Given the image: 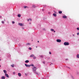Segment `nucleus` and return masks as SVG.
Instances as JSON below:
<instances>
[{
  "label": "nucleus",
  "instance_id": "7c9ffc66",
  "mask_svg": "<svg viewBox=\"0 0 79 79\" xmlns=\"http://www.w3.org/2000/svg\"><path fill=\"white\" fill-rule=\"evenodd\" d=\"M33 58H34V59H35V58H36V57H34Z\"/></svg>",
  "mask_w": 79,
  "mask_h": 79
},
{
  "label": "nucleus",
  "instance_id": "c9c22d12",
  "mask_svg": "<svg viewBox=\"0 0 79 79\" xmlns=\"http://www.w3.org/2000/svg\"><path fill=\"white\" fill-rule=\"evenodd\" d=\"M73 35V37H74V35Z\"/></svg>",
  "mask_w": 79,
  "mask_h": 79
},
{
  "label": "nucleus",
  "instance_id": "c85d7f7f",
  "mask_svg": "<svg viewBox=\"0 0 79 79\" xmlns=\"http://www.w3.org/2000/svg\"><path fill=\"white\" fill-rule=\"evenodd\" d=\"M43 63H44V64H45V61H43Z\"/></svg>",
  "mask_w": 79,
  "mask_h": 79
},
{
  "label": "nucleus",
  "instance_id": "423d86ee",
  "mask_svg": "<svg viewBox=\"0 0 79 79\" xmlns=\"http://www.w3.org/2000/svg\"><path fill=\"white\" fill-rule=\"evenodd\" d=\"M19 26H23V24L22 23H19Z\"/></svg>",
  "mask_w": 79,
  "mask_h": 79
},
{
  "label": "nucleus",
  "instance_id": "6ab92c4d",
  "mask_svg": "<svg viewBox=\"0 0 79 79\" xmlns=\"http://www.w3.org/2000/svg\"><path fill=\"white\" fill-rule=\"evenodd\" d=\"M77 57L79 58V54H78L77 56Z\"/></svg>",
  "mask_w": 79,
  "mask_h": 79
},
{
  "label": "nucleus",
  "instance_id": "7ed1b4c3",
  "mask_svg": "<svg viewBox=\"0 0 79 79\" xmlns=\"http://www.w3.org/2000/svg\"><path fill=\"white\" fill-rule=\"evenodd\" d=\"M56 41L57 42H61V40H60L57 39L56 40Z\"/></svg>",
  "mask_w": 79,
  "mask_h": 79
},
{
  "label": "nucleus",
  "instance_id": "1a4fd4ad",
  "mask_svg": "<svg viewBox=\"0 0 79 79\" xmlns=\"http://www.w3.org/2000/svg\"><path fill=\"white\" fill-rule=\"evenodd\" d=\"M18 74L19 76V77H20V76H21V74L20 73H18Z\"/></svg>",
  "mask_w": 79,
  "mask_h": 79
},
{
  "label": "nucleus",
  "instance_id": "4be33fe9",
  "mask_svg": "<svg viewBox=\"0 0 79 79\" xmlns=\"http://www.w3.org/2000/svg\"><path fill=\"white\" fill-rule=\"evenodd\" d=\"M51 31H54V30L53 29H51Z\"/></svg>",
  "mask_w": 79,
  "mask_h": 79
},
{
  "label": "nucleus",
  "instance_id": "39448f33",
  "mask_svg": "<svg viewBox=\"0 0 79 79\" xmlns=\"http://www.w3.org/2000/svg\"><path fill=\"white\" fill-rule=\"evenodd\" d=\"M63 18H65V19H66L67 18V16L66 15H64L62 17Z\"/></svg>",
  "mask_w": 79,
  "mask_h": 79
},
{
  "label": "nucleus",
  "instance_id": "c756f323",
  "mask_svg": "<svg viewBox=\"0 0 79 79\" xmlns=\"http://www.w3.org/2000/svg\"><path fill=\"white\" fill-rule=\"evenodd\" d=\"M44 9H42V11H44Z\"/></svg>",
  "mask_w": 79,
  "mask_h": 79
},
{
  "label": "nucleus",
  "instance_id": "58836bf2",
  "mask_svg": "<svg viewBox=\"0 0 79 79\" xmlns=\"http://www.w3.org/2000/svg\"><path fill=\"white\" fill-rule=\"evenodd\" d=\"M55 13H56V12H55Z\"/></svg>",
  "mask_w": 79,
  "mask_h": 79
},
{
  "label": "nucleus",
  "instance_id": "dca6fc26",
  "mask_svg": "<svg viewBox=\"0 0 79 79\" xmlns=\"http://www.w3.org/2000/svg\"><path fill=\"white\" fill-rule=\"evenodd\" d=\"M3 72H4V73H6V71L5 70H3Z\"/></svg>",
  "mask_w": 79,
  "mask_h": 79
},
{
  "label": "nucleus",
  "instance_id": "37998d69",
  "mask_svg": "<svg viewBox=\"0 0 79 79\" xmlns=\"http://www.w3.org/2000/svg\"><path fill=\"white\" fill-rule=\"evenodd\" d=\"M36 48H37V46L36 47Z\"/></svg>",
  "mask_w": 79,
  "mask_h": 79
},
{
  "label": "nucleus",
  "instance_id": "f704fd0d",
  "mask_svg": "<svg viewBox=\"0 0 79 79\" xmlns=\"http://www.w3.org/2000/svg\"><path fill=\"white\" fill-rule=\"evenodd\" d=\"M65 60H68V59H65Z\"/></svg>",
  "mask_w": 79,
  "mask_h": 79
},
{
  "label": "nucleus",
  "instance_id": "a18cd8bd",
  "mask_svg": "<svg viewBox=\"0 0 79 79\" xmlns=\"http://www.w3.org/2000/svg\"><path fill=\"white\" fill-rule=\"evenodd\" d=\"M1 60H0V61H1Z\"/></svg>",
  "mask_w": 79,
  "mask_h": 79
},
{
  "label": "nucleus",
  "instance_id": "c03bdc74",
  "mask_svg": "<svg viewBox=\"0 0 79 79\" xmlns=\"http://www.w3.org/2000/svg\"><path fill=\"white\" fill-rule=\"evenodd\" d=\"M68 68H69V69H70V68H69V67H68Z\"/></svg>",
  "mask_w": 79,
  "mask_h": 79
},
{
  "label": "nucleus",
  "instance_id": "f8f14e48",
  "mask_svg": "<svg viewBox=\"0 0 79 79\" xmlns=\"http://www.w3.org/2000/svg\"><path fill=\"white\" fill-rule=\"evenodd\" d=\"M58 12L59 14H61V13H62V11H60Z\"/></svg>",
  "mask_w": 79,
  "mask_h": 79
},
{
  "label": "nucleus",
  "instance_id": "a211bd4d",
  "mask_svg": "<svg viewBox=\"0 0 79 79\" xmlns=\"http://www.w3.org/2000/svg\"><path fill=\"white\" fill-rule=\"evenodd\" d=\"M30 66H32L33 67H34V64H31V65H30Z\"/></svg>",
  "mask_w": 79,
  "mask_h": 79
},
{
  "label": "nucleus",
  "instance_id": "9b49d317",
  "mask_svg": "<svg viewBox=\"0 0 79 79\" xmlns=\"http://www.w3.org/2000/svg\"><path fill=\"white\" fill-rule=\"evenodd\" d=\"M29 61L28 60H26L25 61V63H27L29 62Z\"/></svg>",
  "mask_w": 79,
  "mask_h": 79
},
{
  "label": "nucleus",
  "instance_id": "72a5a7b5",
  "mask_svg": "<svg viewBox=\"0 0 79 79\" xmlns=\"http://www.w3.org/2000/svg\"><path fill=\"white\" fill-rule=\"evenodd\" d=\"M41 58H43V56H41Z\"/></svg>",
  "mask_w": 79,
  "mask_h": 79
},
{
  "label": "nucleus",
  "instance_id": "ea45409f",
  "mask_svg": "<svg viewBox=\"0 0 79 79\" xmlns=\"http://www.w3.org/2000/svg\"><path fill=\"white\" fill-rule=\"evenodd\" d=\"M0 17L1 18H2V16H0Z\"/></svg>",
  "mask_w": 79,
  "mask_h": 79
},
{
  "label": "nucleus",
  "instance_id": "4c0bfd02",
  "mask_svg": "<svg viewBox=\"0 0 79 79\" xmlns=\"http://www.w3.org/2000/svg\"><path fill=\"white\" fill-rule=\"evenodd\" d=\"M38 42L39 43V41H38Z\"/></svg>",
  "mask_w": 79,
  "mask_h": 79
},
{
  "label": "nucleus",
  "instance_id": "2f4dec72",
  "mask_svg": "<svg viewBox=\"0 0 79 79\" xmlns=\"http://www.w3.org/2000/svg\"><path fill=\"white\" fill-rule=\"evenodd\" d=\"M79 33H77V35H79Z\"/></svg>",
  "mask_w": 79,
  "mask_h": 79
},
{
  "label": "nucleus",
  "instance_id": "f3484780",
  "mask_svg": "<svg viewBox=\"0 0 79 79\" xmlns=\"http://www.w3.org/2000/svg\"><path fill=\"white\" fill-rule=\"evenodd\" d=\"M18 17H21V15L20 14H18Z\"/></svg>",
  "mask_w": 79,
  "mask_h": 79
},
{
  "label": "nucleus",
  "instance_id": "aec40b11",
  "mask_svg": "<svg viewBox=\"0 0 79 79\" xmlns=\"http://www.w3.org/2000/svg\"><path fill=\"white\" fill-rule=\"evenodd\" d=\"M11 66H12V68H14V64H13V65H11Z\"/></svg>",
  "mask_w": 79,
  "mask_h": 79
},
{
  "label": "nucleus",
  "instance_id": "412c9836",
  "mask_svg": "<svg viewBox=\"0 0 79 79\" xmlns=\"http://www.w3.org/2000/svg\"><path fill=\"white\" fill-rule=\"evenodd\" d=\"M29 20H30V21H32V19H28V21H29Z\"/></svg>",
  "mask_w": 79,
  "mask_h": 79
},
{
  "label": "nucleus",
  "instance_id": "f257e3e1",
  "mask_svg": "<svg viewBox=\"0 0 79 79\" xmlns=\"http://www.w3.org/2000/svg\"><path fill=\"white\" fill-rule=\"evenodd\" d=\"M36 69H36V67H34L33 68H32V70L33 71V72H34V73H36V74H37V75H39V74H39L37 73V72H36Z\"/></svg>",
  "mask_w": 79,
  "mask_h": 79
},
{
  "label": "nucleus",
  "instance_id": "cd10ccee",
  "mask_svg": "<svg viewBox=\"0 0 79 79\" xmlns=\"http://www.w3.org/2000/svg\"><path fill=\"white\" fill-rule=\"evenodd\" d=\"M77 30H78L79 31V27H77Z\"/></svg>",
  "mask_w": 79,
  "mask_h": 79
},
{
  "label": "nucleus",
  "instance_id": "a19ab883",
  "mask_svg": "<svg viewBox=\"0 0 79 79\" xmlns=\"http://www.w3.org/2000/svg\"><path fill=\"white\" fill-rule=\"evenodd\" d=\"M1 67V65H0V68Z\"/></svg>",
  "mask_w": 79,
  "mask_h": 79
},
{
  "label": "nucleus",
  "instance_id": "4468645a",
  "mask_svg": "<svg viewBox=\"0 0 79 79\" xmlns=\"http://www.w3.org/2000/svg\"><path fill=\"white\" fill-rule=\"evenodd\" d=\"M26 45H31V44H30V43H27L26 44Z\"/></svg>",
  "mask_w": 79,
  "mask_h": 79
},
{
  "label": "nucleus",
  "instance_id": "e433bc0d",
  "mask_svg": "<svg viewBox=\"0 0 79 79\" xmlns=\"http://www.w3.org/2000/svg\"><path fill=\"white\" fill-rule=\"evenodd\" d=\"M54 32H55V31H54Z\"/></svg>",
  "mask_w": 79,
  "mask_h": 79
},
{
  "label": "nucleus",
  "instance_id": "79ce46f5",
  "mask_svg": "<svg viewBox=\"0 0 79 79\" xmlns=\"http://www.w3.org/2000/svg\"><path fill=\"white\" fill-rule=\"evenodd\" d=\"M30 24H31V23H29Z\"/></svg>",
  "mask_w": 79,
  "mask_h": 79
},
{
  "label": "nucleus",
  "instance_id": "9d476101",
  "mask_svg": "<svg viewBox=\"0 0 79 79\" xmlns=\"http://www.w3.org/2000/svg\"><path fill=\"white\" fill-rule=\"evenodd\" d=\"M1 79H5V77L4 76H2L1 77Z\"/></svg>",
  "mask_w": 79,
  "mask_h": 79
},
{
  "label": "nucleus",
  "instance_id": "0eeeda50",
  "mask_svg": "<svg viewBox=\"0 0 79 79\" xmlns=\"http://www.w3.org/2000/svg\"><path fill=\"white\" fill-rule=\"evenodd\" d=\"M5 76L6 77H9V76H8V74L6 73Z\"/></svg>",
  "mask_w": 79,
  "mask_h": 79
},
{
  "label": "nucleus",
  "instance_id": "5701e85b",
  "mask_svg": "<svg viewBox=\"0 0 79 79\" xmlns=\"http://www.w3.org/2000/svg\"><path fill=\"white\" fill-rule=\"evenodd\" d=\"M24 8H28V7L27 6H24Z\"/></svg>",
  "mask_w": 79,
  "mask_h": 79
},
{
  "label": "nucleus",
  "instance_id": "a878e982",
  "mask_svg": "<svg viewBox=\"0 0 79 79\" xmlns=\"http://www.w3.org/2000/svg\"><path fill=\"white\" fill-rule=\"evenodd\" d=\"M12 24H15V22L12 21Z\"/></svg>",
  "mask_w": 79,
  "mask_h": 79
},
{
  "label": "nucleus",
  "instance_id": "6e6552de",
  "mask_svg": "<svg viewBox=\"0 0 79 79\" xmlns=\"http://www.w3.org/2000/svg\"><path fill=\"white\" fill-rule=\"evenodd\" d=\"M34 55L33 54L31 55L30 56V57H34Z\"/></svg>",
  "mask_w": 79,
  "mask_h": 79
},
{
  "label": "nucleus",
  "instance_id": "393cba45",
  "mask_svg": "<svg viewBox=\"0 0 79 79\" xmlns=\"http://www.w3.org/2000/svg\"><path fill=\"white\" fill-rule=\"evenodd\" d=\"M2 23L3 24L4 23H5V22H4V21H2Z\"/></svg>",
  "mask_w": 79,
  "mask_h": 79
},
{
  "label": "nucleus",
  "instance_id": "f03ea898",
  "mask_svg": "<svg viewBox=\"0 0 79 79\" xmlns=\"http://www.w3.org/2000/svg\"><path fill=\"white\" fill-rule=\"evenodd\" d=\"M64 45H69V42H65L64 43Z\"/></svg>",
  "mask_w": 79,
  "mask_h": 79
},
{
  "label": "nucleus",
  "instance_id": "bb28decb",
  "mask_svg": "<svg viewBox=\"0 0 79 79\" xmlns=\"http://www.w3.org/2000/svg\"><path fill=\"white\" fill-rule=\"evenodd\" d=\"M49 54H50V55H51V54H52V52H49Z\"/></svg>",
  "mask_w": 79,
  "mask_h": 79
},
{
  "label": "nucleus",
  "instance_id": "b1692460",
  "mask_svg": "<svg viewBox=\"0 0 79 79\" xmlns=\"http://www.w3.org/2000/svg\"><path fill=\"white\" fill-rule=\"evenodd\" d=\"M28 49H29V50H32V48H28Z\"/></svg>",
  "mask_w": 79,
  "mask_h": 79
},
{
  "label": "nucleus",
  "instance_id": "2eb2a0df",
  "mask_svg": "<svg viewBox=\"0 0 79 79\" xmlns=\"http://www.w3.org/2000/svg\"><path fill=\"white\" fill-rule=\"evenodd\" d=\"M32 7H33V8H36V6L34 5H33L32 6Z\"/></svg>",
  "mask_w": 79,
  "mask_h": 79
},
{
  "label": "nucleus",
  "instance_id": "ddd939ff",
  "mask_svg": "<svg viewBox=\"0 0 79 79\" xmlns=\"http://www.w3.org/2000/svg\"><path fill=\"white\" fill-rule=\"evenodd\" d=\"M53 15L54 16H55V17H56V14L55 13H54L53 14Z\"/></svg>",
  "mask_w": 79,
  "mask_h": 79
},
{
  "label": "nucleus",
  "instance_id": "20e7f679",
  "mask_svg": "<svg viewBox=\"0 0 79 79\" xmlns=\"http://www.w3.org/2000/svg\"><path fill=\"white\" fill-rule=\"evenodd\" d=\"M25 65L26 67H30L31 66V65H27L26 64H25Z\"/></svg>",
  "mask_w": 79,
  "mask_h": 79
},
{
  "label": "nucleus",
  "instance_id": "473e14b6",
  "mask_svg": "<svg viewBox=\"0 0 79 79\" xmlns=\"http://www.w3.org/2000/svg\"><path fill=\"white\" fill-rule=\"evenodd\" d=\"M13 74H15V72H14L13 73Z\"/></svg>",
  "mask_w": 79,
  "mask_h": 79
}]
</instances>
